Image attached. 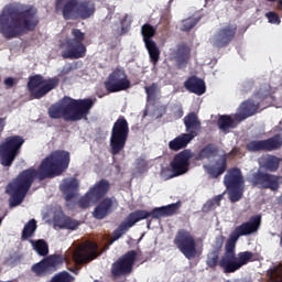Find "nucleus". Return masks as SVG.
<instances>
[{
    "mask_svg": "<svg viewBox=\"0 0 282 282\" xmlns=\"http://www.w3.org/2000/svg\"><path fill=\"white\" fill-rule=\"evenodd\" d=\"M69 162H72L69 152L55 150L43 159L37 171L34 167L22 171L17 178L7 186V193L11 195L13 199L11 206H19V204L23 202L28 192L32 188L35 177H37L40 182L59 177V175L64 174L65 171L69 169Z\"/></svg>",
    "mask_w": 282,
    "mask_h": 282,
    "instance_id": "obj_1",
    "label": "nucleus"
},
{
    "mask_svg": "<svg viewBox=\"0 0 282 282\" xmlns=\"http://www.w3.org/2000/svg\"><path fill=\"white\" fill-rule=\"evenodd\" d=\"M41 18L39 10L33 6L18 4L6 7L0 14V34L3 39L12 40L24 36L28 32H34Z\"/></svg>",
    "mask_w": 282,
    "mask_h": 282,
    "instance_id": "obj_2",
    "label": "nucleus"
},
{
    "mask_svg": "<svg viewBox=\"0 0 282 282\" xmlns=\"http://www.w3.org/2000/svg\"><path fill=\"white\" fill-rule=\"evenodd\" d=\"M220 254L217 251L209 250L206 258L207 268L216 270L217 265H219L225 274H232L237 270H241L243 265L254 261V253L252 251H241L237 254V249L231 247L228 240L225 245V252L219 259Z\"/></svg>",
    "mask_w": 282,
    "mask_h": 282,
    "instance_id": "obj_3",
    "label": "nucleus"
},
{
    "mask_svg": "<svg viewBox=\"0 0 282 282\" xmlns=\"http://www.w3.org/2000/svg\"><path fill=\"white\" fill-rule=\"evenodd\" d=\"M94 107V99H72L65 98L62 101L50 106L47 113L51 120H61L65 122H78V120H87L89 111Z\"/></svg>",
    "mask_w": 282,
    "mask_h": 282,
    "instance_id": "obj_4",
    "label": "nucleus"
},
{
    "mask_svg": "<svg viewBox=\"0 0 282 282\" xmlns=\"http://www.w3.org/2000/svg\"><path fill=\"white\" fill-rule=\"evenodd\" d=\"M181 206L182 203L176 202L166 206L155 207L151 212L147 209H138L130 213L112 232V241H118L122 235H127L129 229L133 228L138 221L149 219V217L152 219H162V217H173V215H177V210H180Z\"/></svg>",
    "mask_w": 282,
    "mask_h": 282,
    "instance_id": "obj_5",
    "label": "nucleus"
},
{
    "mask_svg": "<svg viewBox=\"0 0 282 282\" xmlns=\"http://www.w3.org/2000/svg\"><path fill=\"white\" fill-rule=\"evenodd\" d=\"M56 12H62L65 21H83L96 14V4L91 0H56Z\"/></svg>",
    "mask_w": 282,
    "mask_h": 282,
    "instance_id": "obj_6",
    "label": "nucleus"
},
{
    "mask_svg": "<svg viewBox=\"0 0 282 282\" xmlns=\"http://www.w3.org/2000/svg\"><path fill=\"white\" fill-rule=\"evenodd\" d=\"M70 36L67 37L62 44V57L76 61L87 56V46L85 45V32L80 29H72Z\"/></svg>",
    "mask_w": 282,
    "mask_h": 282,
    "instance_id": "obj_7",
    "label": "nucleus"
},
{
    "mask_svg": "<svg viewBox=\"0 0 282 282\" xmlns=\"http://www.w3.org/2000/svg\"><path fill=\"white\" fill-rule=\"evenodd\" d=\"M26 87L33 100H41V98H45L52 89L58 87V78L45 79L42 75H33L29 77Z\"/></svg>",
    "mask_w": 282,
    "mask_h": 282,
    "instance_id": "obj_8",
    "label": "nucleus"
},
{
    "mask_svg": "<svg viewBox=\"0 0 282 282\" xmlns=\"http://www.w3.org/2000/svg\"><path fill=\"white\" fill-rule=\"evenodd\" d=\"M174 246L185 257V259H195L202 254V251L197 249V242L195 236L187 229H178L173 240Z\"/></svg>",
    "mask_w": 282,
    "mask_h": 282,
    "instance_id": "obj_9",
    "label": "nucleus"
},
{
    "mask_svg": "<svg viewBox=\"0 0 282 282\" xmlns=\"http://www.w3.org/2000/svg\"><path fill=\"white\" fill-rule=\"evenodd\" d=\"M129 139V121L127 118L119 117L112 126L110 135V149L112 155H118L124 147H127V140Z\"/></svg>",
    "mask_w": 282,
    "mask_h": 282,
    "instance_id": "obj_10",
    "label": "nucleus"
},
{
    "mask_svg": "<svg viewBox=\"0 0 282 282\" xmlns=\"http://www.w3.org/2000/svg\"><path fill=\"white\" fill-rule=\"evenodd\" d=\"M224 185L229 193V199L232 204L240 202L243 197V176L239 167L228 170L224 177Z\"/></svg>",
    "mask_w": 282,
    "mask_h": 282,
    "instance_id": "obj_11",
    "label": "nucleus"
},
{
    "mask_svg": "<svg viewBox=\"0 0 282 282\" xmlns=\"http://www.w3.org/2000/svg\"><path fill=\"white\" fill-rule=\"evenodd\" d=\"M23 137L21 135H12L8 137L0 144V163L2 166H10L17 160V155H19V151H21V147H23Z\"/></svg>",
    "mask_w": 282,
    "mask_h": 282,
    "instance_id": "obj_12",
    "label": "nucleus"
},
{
    "mask_svg": "<svg viewBox=\"0 0 282 282\" xmlns=\"http://www.w3.org/2000/svg\"><path fill=\"white\" fill-rule=\"evenodd\" d=\"M104 87L108 94H118L131 89V80L123 67H116L104 82Z\"/></svg>",
    "mask_w": 282,
    "mask_h": 282,
    "instance_id": "obj_13",
    "label": "nucleus"
},
{
    "mask_svg": "<svg viewBox=\"0 0 282 282\" xmlns=\"http://www.w3.org/2000/svg\"><path fill=\"white\" fill-rule=\"evenodd\" d=\"M138 261V251L129 250L123 256L119 257L111 265V274L115 279L120 276H129L133 273V265Z\"/></svg>",
    "mask_w": 282,
    "mask_h": 282,
    "instance_id": "obj_14",
    "label": "nucleus"
},
{
    "mask_svg": "<svg viewBox=\"0 0 282 282\" xmlns=\"http://www.w3.org/2000/svg\"><path fill=\"white\" fill-rule=\"evenodd\" d=\"M261 228V215L251 216L249 221L242 223L240 226L236 227L234 231L229 235L228 242L231 248L237 250V241L239 237H248V235H254Z\"/></svg>",
    "mask_w": 282,
    "mask_h": 282,
    "instance_id": "obj_15",
    "label": "nucleus"
},
{
    "mask_svg": "<svg viewBox=\"0 0 282 282\" xmlns=\"http://www.w3.org/2000/svg\"><path fill=\"white\" fill-rule=\"evenodd\" d=\"M281 176L258 170L248 177V182L264 191H279Z\"/></svg>",
    "mask_w": 282,
    "mask_h": 282,
    "instance_id": "obj_16",
    "label": "nucleus"
},
{
    "mask_svg": "<svg viewBox=\"0 0 282 282\" xmlns=\"http://www.w3.org/2000/svg\"><path fill=\"white\" fill-rule=\"evenodd\" d=\"M192 158L193 151L191 149H185L175 154L170 163L172 174L167 177V180H173V177H180V175H185V173H188Z\"/></svg>",
    "mask_w": 282,
    "mask_h": 282,
    "instance_id": "obj_17",
    "label": "nucleus"
},
{
    "mask_svg": "<svg viewBox=\"0 0 282 282\" xmlns=\"http://www.w3.org/2000/svg\"><path fill=\"white\" fill-rule=\"evenodd\" d=\"M58 265H63V257L53 254L33 264L31 270L34 272L35 276H47V274L56 272Z\"/></svg>",
    "mask_w": 282,
    "mask_h": 282,
    "instance_id": "obj_18",
    "label": "nucleus"
},
{
    "mask_svg": "<svg viewBox=\"0 0 282 282\" xmlns=\"http://www.w3.org/2000/svg\"><path fill=\"white\" fill-rule=\"evenodd\" d=\"M98 257V243L88 241L74 252L73 259L77 265H83L87 261H94Z\"/></svg>",
    "mask_w": 282,
    "mask_h": 282,
    "instance_id": "obj_19",
    "label": "nucleus"
},
{
    "mask_svg": "<svg viewBox=\"0 0 282 282\" xmlns=\"http://www.w3.org/2000/svg\"><path fill=\"white\" fill-rule=\"evenodd\" d=\"M237 36V24H227L220 28L216 34L214 45L215 47H228Z\"/></svg>",
    "mask_w": 282,
    "mask_h": 282,
    "instance_id": "obj_20",
    "label": "nucleus"
},
{
    "mask_svg": "<svg viewBox=\"0 0 282 282\" xmlns=\"http://www.w3.org/2000/svg\"><path fill=\"white\" fill-rule=\"evenodd\" d=\"M170 56L171 61L176 63V67L183 69V67L188 65V61H191V46L185 42H181L171 51Z\"/></svg>",
    "mask_w": 282,
    "mask_h": 282,
    "instance_id": "obj_21",
    "label": "nucleus"
},
{
    "mask_svg": "<svg viewBox=\"0 0 282 282\" xmlns=\"http://www.w3.org/2000/svg\"><path fill=\"white\" fill-rule=\"evenodd\" d=\"M118 208V200L115 197L104 198L94 209L93 216L95 219H105Z\"/></svg>",
    "mask_w": 282,
    "mask_h": 282,
    "instance_id": "obj_22",
    "label": "nucleus"
},
{
    "mask_svg": "<svg viewBox=\"0 0 282 282\" xmlns=\"http://www.w3.org/2000/svg\"><path fill=\"white\" fill-rule=\"evenodd\" d=\"M184 124L186 135H191L192 140H195L197 135H199V131H202V121L195 112H189L187 116L184 117Z\"/></svg>",
    "mask_w": 282,
    "mask_h": 282,
    "instance_id": "obj_23",
    "label": "nucleus"
},
{
    "mask_svg": "<svg viewBox=\"0 0 282 282\" xmlns=\"http://www.w3.org/2000/svg\"><path fill=\"white\" fill-rule=\"evenodd\" d=\"M204 169L213 180H217L220 175H224L226 173V170L228 169V159L223 155L220 156L214 165H204Z\"/></svg>",
    "mask_w": 282,
    "mask_h": 282,
    "instance_id": "obj_24",
    "label": "nucleus"
},
{
    "mask_svg": "<svg viewBox=\"0 0 282 282\" xmlns=\"http://www.w3.org/2000/svg\"><path fill=\"white\" fill-rule=\"evenodd\" d=\"M184 87L189 94H196V96H204L206 94V83L197 76L187 78L184 82Z\"/></svg>",
    "mask_w": 282,
    "mask_h": 282,
    "instance_id": "obj_25",
    "label": "nucleus"
},
{
    "mask_svg": "<svg viewBox=\"0 0 282 282\" xmlns=\"http://www.w3.org/2000/svg\"><path fill=\"white\" fill-rule=\"evenodd\" d=\"M259 111V104L253 100H247L241 104L239 113L235 115L237 122H243L247 118L254 116Z\"/></svg>",
    "mask_w": 282,
    "mask_h": 282,
    "instance_id": "obj_26",
    "label": "nucleus"
},
{
    "mask_svg": "<svg viewBox=\"0 0 282 282\" xmlns=\"http://www.w3.org/2000/svg\"><path fill=\"white\" fill-rule=\"evenodd\" d=\"M109 188H111L109 181L101 178L93 187H90L88 192L95 202H100V199L105 198L107 193H109Z\"/></svg>",
    "mask_w": 282,
    "mask_h": 282,
    "instance_id": "obj_27",
    "label": "nucleus"
},
{
    "mask_svg": "<svg viewBox=\"0 0 282 282\" xmlns=\"http://www.w3.org/2000/svg\"><path fill=\"white\" fill-rule=\"evenodd\" d=\"M191 142H193V137L182 133L169 142V149L170 151H182V149H186Z\"/></svg>",
    "mask_w": 282,
    "mask_h": 282,
    "instance_id": "obj_28",
    "label": "nucleus"
},
{
    "mask_svg": "<svg viewBox=\"0 0 282 282\" xmlns=\"http://www.w3.org/2000/svg\"><path fill=\"white\" fill-rule=\"evenodd\" d=\"M217 127L223 133H230V129H237V119L230 115H220L217 120Z\"/></svg>",
    "mask_w": 282,
    "mask_h": 282,
    "instance_id": "obj_29",
    "label": "nucleus"
},
{
    "mask_svg": "<svg viewBox=\"0 0 282 282\" xmlns=\"http://www.w3.org/2000/svg\"><path fill=\"white\" fill-rule=\"evenodd\" d=\"M76 191H78V181L76 178L65 182L62 186L66 202H72L76 197Z\"/></svg>",
    "mask_w": 282,
    "mask_h": 282,
    "instance_id": "obj_30",
    "label": "nucleus"
},
{
    "mask_svg": "<svg viewBox=\"0 0 282 282\" xmlns=\"http://www.w3.org/2000/svg\"><path fill=\"white\" fill-rule=\"evenodd\" d=\"M217 155V148L213 144L205 145L197 154H193L195 162H202V160H210Z\"/></svg>",
    "mask_w": 282,
    "mask_h": 282,
    "instance_id": "obj_31",
    "label": "nucleus"
},
{
    "mask_svg": "<svg viewBox=\"0 0 282 282\" xmlns=\"http://www.w3.org/2000/svg\"><path fill=\"white\" fill-rule=\"evenodd\" d=\"M280 164L281 159H279V156L268 155L262 159V169H265V171H269L270 173H276Z\"/></svg>",
    "mask_w": 282,
    "mask_h": 282,
    "instance_id": "obj_32",
    "label": "nucleus"
},
{
    "mask_svg": "<svg viewBox=\"0 0 282 282\" xmlns=\"http://www.w3.org/2000/svg\"><path fill=\"white\" fill-rule=\"evenodd\" d=\"M145 50L148 51L150 62L155 67L160 63V47H158L155 42H148Z\"/></svg>",
    "mask_w": 282,
    "mask_h": 282,
    "instance_id": "obj_33",
    "label": "nucleus"
},
{
    "mask_svg": "<svg viewBox=\"0 0 282 282\" xmlns=\"http://www.w3.org/2000/svg\"><path fill=\"white\" fill-rule=\"evenodd\" d=\"M36 228H39V226L36 225V219L29 220L24 225V228L22 229L21 240L28 241V239L34 237V232H36Z\"/></svg>",
    "mask_w": 282,
    "mask_h": 282,
    "instance_id": "obj_34",
    "label": "nucleus"
},
{
    "mask_svg": "<svg viewBox=\"0 0 282 282\" xmlns=\"http://www.w3.org/2000/svg\"><path fill=\"white\" fill-rule=\"evenodd\" d=\"M141 34L143 37L144 45L149 43H154L153 36H155V29L153 25L145 23L141 26Z\"/></svg>",
    "mask_w": 282,
    "mask_h": 282,
    "instance_id": "obj_35",
    "label": "nucleus"
},
{
    "mask_svg": "<svg viewBox=\"0 0 282 282\" xmlns=\"http://www.w3.org/2000/svg\"><path fill=\"white\" fill-rule=\"evenodd\" d=\"M264 142V151H276L280 147H282V140L279 134L271 137L269 139L263 140Z\"/></svg>",
    "mask_w": 282,
    "mask_h": 282,
    "instance_id": "obj_36",
    "label": "nucleus"
},
{
    "mask_svg": "<svg viewBox=\"0 0 282 282\" xmlns=\"http://www.w3.org/2000/svg\"><path fill=\"white\" fill-rule=\"evenodd\" d=\"M31 243L34 247V250L40 254V257H47L50 254V247L47 246V242L43 239L40 240H31Z\"/></svg>",
    "mask_w": 282,
    "mask_h": 282,
    "instance_id": "obj_37",
    "label": "nucleus"
},
{
    "mask_svg": "<svg viewBox=\"0 0 282 282\" xmlns=\"http://www.w3.org/2000/svg\"><path fill=\"white\" fill-rule=\"evenodd\" d=\"M112 30H115V32L119 34V36H122L127 34L129 30H131V24H127V18H123L120 20V26L113 24Z\"/></svg>",
    "mask_w": 282,
    "mask_h": 282,
    "instance_id": "obj_38",
    "label": "nucleus"
},
{
    "mask_svg": "<svg viewBox=\"0 0 282 282\" xmlns=\"http://www.w3.org/2000/svg\"><path fill=\"white\" fill-rule=\"evenodd\" d=\"M78 226H80V221L68 216L66 217V220H64L62 230H78Z\"/></svg>",
    "mask_w": 282,
    "mask_h": 282,
    "instance_id": "obj_39",
    "label": "nucleus"
},
{
    "mask_svg": "<svg viewBox=\"0 0 282 282\" xmlns=\"http://www.w3.org/2000/svg\"><path fill=\"white\" fill-rule=\"evenodd\" d=\"M247 150L251 151L252 153H257V151H265L264 141H251L247 144Z\"/></svg>",
    "mask_w": 282,
    "mask_h": 282,
    "instance_id": "obj_40",
    "label": "nucleus"
},
{
    "mask_svg": "<svg viewBox=\"0 0 282 282\" xmlns=\"http://www.w3.org/2000/svg\"><path fill=\"white\" fill-rule=\"evenodd\" d=\"M226 237H224V235H219L215 238L213 245H212V252H218L221 254V250L224 248V241H225Z\"/></svg>",
    "mask_w": 282,
    "mask_h": 282,
    "instance_id": "obj_41",
    "label": "nucleus"
},
{
    "mask_svg": "<svg viewBox=\"0 0 282 282\" xmlns=\"http://www.w3.org/2000/svg\"><path fill=\"white\" fill-rule=\"evenodd\" d=\"M93 202H98L95 200L89 192H87L79 200H78V206L79 208H89L91 206Z\"/></svg>",
    "mask_w": 282,
    "mask_h": 282,
    "instance_id": "obj_42",
    "label": "nucleus"
},
{
    "mask_svg": "<svg viewBox=\"0 0 282 282\" xmlns=\"http://www.w3.org/2000/svg\"><path fill=\"white\" fill-rule=\"evenodd\" d=\"M67 217L68 216L64 215L63 212L55 214L53 217L54 226H57V228H61L63 230V226H65Z\"/></svg>",
    "mask_w": 282,
    "mask_h": 282,
    "instance_id": "obj_43",
    "label": "nucleus"
},
{
    "mask_svg": "<svg viewBox=\"0 0 282 282\" xmlns=\"http://www.w3.org/2000/svg\"><path fill=\"white\" fill-rule=\"evenodd\" d=\"M195 25H197V20L193 18H188L183 21L181 30L182 32H191V30H193Z\"/></svg>",
    "mask_w": 282,
    "mask_h": 282,
    "instance_id": "obj_44",
    "label": "nucleus"
},
{
    "mask_svg": "<svg viewBox=\"0 0 282 282\" xmlns=\"http://www.w3.org/2000/svg\"><path fill=\"white\" fill-rule=\"evenodd\" d=\"M265 18L268 19V22L272 25H281V17L274 11H270L265 13Z\"/></svg>",
    "mask_w": 282,
    "mask_h": 282,
    "instance_id": "obj_45",
    "label": "nucleus"
},
{
    "mask_svg": "<svg viewBox=\"0 0 282 282\" xmlns=\"http://www.w3.org/2000/svg\"><path fill=\"white\" fill-rule=\"evenodd\" d=\"M52 282H72V275L67 272H62L55 275Z\"/></svg>",
    "mask_w": 282,
    "mask_h": 282,
    "instance_id": "obj_46",
    "label": "nucleus"
},
{
    "mask_svg": "<svg viewBox=\"0 0 282 282\" xmlns=\"http://www.w3.org/2000/svg\"><path fill=\"white\" fill-rule=\"evenodd\" d=\"M145 94L148 98H151V96H155V89H156V85L152 84L150 86H145Z\"/></svg>",
    "mask_w": 282,
    "mask_h": 282,
    "instance_id": "obj_47",
    "label": "nucleus"
},
{
    "mask_svg": "<svg viewBox=\"0 0 282 282\" xmlns=\"http://www.w3.org/2000/svg\"><path fill=\"white\" fill-rule=\"evenodd\" d=\"M270 279L272 282H282V269L275 270Z\"/></svg>",
    "mask_w": 282,
    "mask_h": 282,
    "instance_id": "obj_48",
    "label": "nucleus"
},
{
    "mask_svg": "<svg viewBox=\"0 0 282 282\" xmlns=\"http://www.w3.org/2000/svg\"><path fill=\"white\" fill-rule=\"evenodd\" d=\"M175 109L176 110L173 112V116L175 120H180V118L184 116V109L182 108V106H175Z\"/></svg>",
    "mask_w": 282,
    "mask_h": 282,
    "instance_id": "obj_49",
    "label": "nucleus"
},
{
    "mask_svg": "<svg viewBox=\"0 0 282 282\" xmlns=\"http://www.w3.org/2000/svg\"><path fill=\"white\" fill-rule=\"evenodd\" d=\"M14 85H17V82L14 80L13 77H8L4 79V86L7 89H12V87H14Z\"/></svg>",
    "mask_w": 282,
    "mask_h": 282,
    "instance_id": "obj_50",
    "label": "nucleus"
},
{
    "mask_svg": "<svg viewBox=\"0 0 282 282\" xmlns=\"http://www.w3.org/2000/svg\"><path fill=\"white\" fill-rule=\"evenodd\" d=\"M215 206H216L215 200L210 199L206 202V204L204 205V208H206V210H213Z\"/></svg>",
    "mask_w": 282,
    "mask_h": 282,
    "instance_id": "obj_51",
    "label": "nucleus"
},
{
    "mask_svg": "<svg viewBox=\"0 0 282 282\" xmlns=\"http://www.w3.org/2000/svg\"><path fill=\"white\" fill-rule=\"evenodd\" d=\"M72 69H74V67L72 65L64 66L61 72L62 76H67V74H69V72H72Z\"/></svg>",
    "mask_w": 282,
    "mask_h": 282,
    "instance_id": "obj_52",
    "label": "nucleus"
},
{
    "mask_svg": "<svg viewBox=\"0 0 282 282\" xmlns=\"http://www.w3.org/2000/svg\"><path fill=\"white\" fill-rule=\"evenodd\" d=\"M221 199H224V195H218V196L214 197L212 200L214 202V204L216 206H220Z\"/></svg>",
    "mask_w": 282,
    "mask_h": 282,
    "instance_id": "obj_53",
    "label": "nucleus"
},
{
    "mask_svg": "<svg viewBox=\"0 0 282 282\" xmlns=\"http://www.w3.org/2000/svg\"><path fill=\"white\" fill-rule=\"evenodd\" d=\"M4 128H6V119L0 118V133L3 131Z\"/></svg>",
    "mask_w": 282,
    "mask_h": 282,
    "instance_id": "obj_54",
    "label": "nucleus"
},
{
    "mask_svg": "<svg viewBox=\"0 0 282 282\" xmlns=\"http://www.w3.org/2000/svg\"><path fill=\"white\" fill-rule=\"evenodd\" d=\"M148 228H151V220H148Z\"/></svg>",
    "mask_w": 282,
    "mask_h": 282,
    "instance_id": "obj_55",
    "label": "nucleus"
},
{
    "mask_svg": "<svg viewBox=\"0 0 282 282\" xmlns=\"http://www.w3.org/2000/svg\"><path fill=\"white\" fill-rule=\"evenodd\" d=\"M3 224V217H0V226Z\"/></svg>",
    "mask_w": 282,
    "mask_h": 282,
    "instance_id": "obj_56",
    "label": "nucleus"
}]
</instances>
